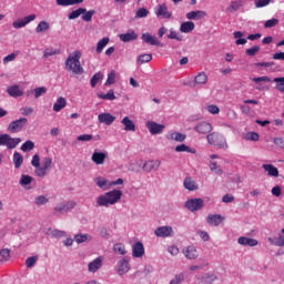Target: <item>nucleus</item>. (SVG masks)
<instances>
[{
  "label": "nucleus",
  "instance_id": "e433bc0d",
  "mask_svg": "<svg viewBox=\"0 0 284 284\" xmlns=\"http://www.w3.org/2000/svg\"><path fill=\"white\" fill-rule=\"evenodd\" d=\"M205 83H207V74L205 72H200L194 79V84L205 85Z\"/></svg>",
  "mask_w": 284,
  "mask_h": 284
},
{
  "label": "nucleus",
  "instance_id": "09e8293b",
  "mask_svg": "<svg viewBox=\"0 0 284 284\" xmlns=\"http://www.w3.org/2000/svg\"><path fill=\"white\" fill-rule=\"evenodd\" d=\"M80 14H85V8H79L77 10H73L71 13H69L68 19H79Z\"/></svg>",
  "mask_w": 284,
  "mask_h": 284
},
{
  "label": "nucleus",
  "instance_id": "dca6fc26",
  "mask_svg": "<svg viewBox=\"0 0 284 284\" xmlns=\"http://www.w3.org/2000/svg\"><path fill=\"white\" fill-rule=\"evenodd\" d=\"M132 255L134 258H141L145 255V247L143 246V243L135 242L132 246Z\"/></svg>",
  "mask_w": 284,
  "mask_h": 284
},
{
  "label": "nucleus",
  "instance_id": "412c9836",
  "mask_svg": "<svg viewBox=\"0 0 284 284\" xmlns=\"http://www.w3.org/2000/svg\"><path fill=\"white\" fill-rule=\"evenodd\" d=\"M237 243L240 245H244V246H248V247H256V245H258L257 240H254L252 237H245V236L239 237Z\"/></svg>",
  "mask_w": 284,
  "mask_h": 284
},
{
  "label": "nucleus",
  "instance_id": "a19ab883",
  "mask_svg": "<svg viewBox=\"0 0 284 284\" xmlns=\"http://www.w3.org/2000/svg\"><path fill=\"white\" fill-rule=\"evenodd\" d=\"M48 235L52 236L53 239H65L67 233H65V231L49 230Z\"/></svg>",
  "mask_w": 284,
  "mask_h": 284
},
{
  "label": "nucleus",
  "instance_id": "4d7b16f0",
  "mask_svg": "<svg viewBox=\"0 0 284 284\" xmlns=\"http://www.w3.org/2000/svg\"><path fill=\"white\" fill-rule=\"evenodd\" d=\"M37 261H39V256L34 255V256H31V257H28L26 260V265L28 268H32L34 267V265H37Z\"/></svg>",
  "mask_w": 284,
  "mask_h": 284
},
{
  "label": "nucleus",
  "instance_id": "473e14b6",
  "mask_svg": "<svg viewBox=\"0 0 284 284\" xmlns=\"http://www.w3.org/2000/svg\"><path fill=\"white\" fill-rule=\"evenodd\" d=\"M48 92V89L45 87H39L34 90L27 91V97H30V94H34V99H39V97H43Z\"/></svg>",
  "mask_w": 284,
  "mask_h": 284
},
{
  "label": "nucleus",
  "instance_id": "c756f323",
  "mask_svg": "<svg viewBox=\"0 0 284 284\" xmlns=\"http://www.w3.org/2000/svg\"><path fill=\"white\" fill-rule=\"evenodd\" d=\"M85 0H55L57 6L62 8H68L69 6H79V3H83Z\"/></svg>",
  "mask_w": 284,
  "mask_h": 284
},
{
  "label": "nucleus",
  "instance_id": "2f4dec72",
  "mask_svg": "<svg viewBox=\"0 0 284 284\" xmlns=\"http://www.w3.org/2000/svg\"><path fill=\"white\" fill-rule=\"evenodd\" d=\"M65 105H68V100H65L63 97L58 98L53 104V112H61Z\"/></svg>",
  "mask_w": 284,
  "mask_h": 284
},
{
  "label": "nucleus",
  "instance_id": "f8f14e48",
  "mask_svg": "<svg viewBox=\"0 0 284 284\" xmlns=\"http://www.w3.org/2000/svg\"><path fill=\"white\" fill-rule=\"evenodd\" d=\"M146 128L150 132V134H161L163 132V130H165V125L163 124H159L154 121H148L146 122Z\"/></svg>",
  "mask_w": 284,
  "mask_h": 284
},
{
  "label": "nucleus",
  "instance_id": "4468645a",
  "mask_svg": "<svg viewBox=\"0 0 284 284\" xmlns=\"http://www.w3.org/2000/svg\"><path fill=\"white\" fill-rule=\"evenodd\" d=\"M103 267V257L99 256L92 262L89 263L88 265V271L91 272L92 274L99 272Z\"/></svg>",
  "mask_w": 284,
  "mask_h": 284
},
{
  "label": "nucleus",
  "instance_id": "bb28decb",
  "mask_svg": "<svg viewBox=\"0 0 284 284\" xmlns=\"http://www.w3.org/2000/svg\"><path fill=\"white\" fill-rule=\"evenodd\" d=\"M121 123L124 125L125 132H136V124L129 116H124Z\"/></svg>",
  "mask_w": 284,
  "mask_h": 284
},
{
  "label": "nucleus",
  "instance_id": "e2e57ef3",
  "mask_svg": "<svg viewBox=\"0 0 284 284\" xmlns=\"http://www.w3.org/2000/svg\"><path fill=\"white\" fill-rule=\"evenodd\" d=\"M183 281H185V274L180 273L175 275L173 280H171L170 284H181Z\"/></svg>",
  "mask_w": 284,
  "mask_h": 284
},
{
  "label": "nucleus",
  "instance_id": "ea45409f",
  "mask_svg": "<svg viewBox=\"0 0 284 284\" xmlns=\"http://www.w3.org/2000/svg\"><path fill=\"white\" fill-rule=\"evenodd\" d=\"M13 163H14V168L17 170H19V168H21V165H23V155H21V153H19V152H14L13 153Z\"/></svg>",
  "mask_w": 284,
  "mask_h": 284
},
{
  "label": "nucleus",
  "instance_id": "9b49d317",
  "mask_svg": "<svg viewBox=\"0 0 284 284\" xmlns=\"http://www.w3.org/2000/svg\"><path fill=\"white\" fill-rule=\"evenodd\" d=\"M98 187L101 190H110L112 185H123V179H118L116 181L110 182L109 180H98Z\"/></svg>",
  "mask_w": 284,
  "mask_h": 284
},
{
  "label": "nucleus",
  "instance_id": "c9c22d12",
  "mask_svg": "<svg viewBox=\"0 0 284 284\" xmlns=\"http://www.w3.org/2000/svg\"><path fill=\"white\" fill-rule=\"evenodd\" d=\"M184 187L185 190H189L190 192H194L199 190V184L192 179H185L184 180Z\"/></svg>",
  "mask_w": 284,
  "mask_h": 284
},
{
  "label": "nucleus",
  "instance_id": "1a4fd4ad",
  "mask_svg": "<svg viewBox=\"0 0 284 284\" xmlns=\"http://www.w3.org/2000/svg\"><path fill=\"white\" fill-rule=\"evenodd\" d=\"M34 19H37V14L27 16L23 19L16 20L12 23V27L16 30H19L20 28H26V26H28V23H31V21H34Z\"/></svg>",
  "mask_w": 284,
  "mask_h": 284
},
{
  "label": "nucleus",
  "instance_id": "ddd939ff",
  "mask_svg": "<svg viewBox=\"0 0 284 284\" xmlns=\"http://www.w3.org/2000/svg\"><path fill=\"white\" fill-rule=\"evenodd\" d=\"M105 159H108V153L99 150H95L91 156V161H93L95 165H103V163H105Z\"/></svg>",
  "mask_w": 284,
  "mask_h": 284
},
{
  "label": "nucleus",
  "instance_id": "423d86ee",
  "mask_svg": "<svg viewBox=\"0 0 284 284\" xmlns=\"http://www.w3.org/2000/svg\"><path fill=\"white\" fill-rule=\"evenodd\" d=\"M52 170V158H43L40 168L36 169L37 176H45Z\"/></svg>",
  "mask_w": 284,
  "mask_h": 284
},
{
  "label": "nucleus",
  "instance_id": "20e7f679",
  "mask_svg": "<svg viewBox=\"0 0 284 284\" xmlns=\"http://www.w3.org/2000/svg\"><path fill=\"white\" fill-rule=\"evenodd\" d=\"M21 143V138H12L10 134H0V145H4L8 150H14Z\"/></svg>",
  "mask_w": 284,
  "mask_h": 284
},
{
  "label": "nucleus",
  "instance_id": "9d476101",
  "mask_svg": "<svg viewBox=\"0 0 284 284\" xmlns=\"http://www.w3.org/2000/svg\"><path fill=\"white\" fill-rule=\"evenodd\" d=\"M154 234L160 239H168V236H172L174 234V230L172 226H160L155 229Z\"/></svg>",
  "mask_w": 284,
  "mask_h": 284
},
{
  "label": "nucleus",
  "instance_id": "4c0bfd02",
  "mask_svg": "<svg viewBox=\"0 0 284 284\" xmlns=\"http://www.w3.org/2000/svg\"><path fill=\"white\" fill-rule=\"evenodd\" d=\"M98 99H102L103 101H114L116 95L114 94V90H110L108 93H98Z\"/></svg>",
  "mask_w": 284,
  "mask_h": 284
},
{
  "label": "nucleus",
  "instance_id": "79ce46f5",
  "mask_svg": "<svg viewBox=\"0 0 284 284\" xmlns=\"http://www.w3.org/2000/svg\"><path fill=\"white\" fill-rule=\"evenodd\" d=\"M113 252H115V254H120L121 256H125V254H128V251L125 250V245L123 243L114 244Z\"/></svg>",
  "mask_w": 284,
  "mask_h": 284
},
{
  "label": "nucleus",
  "instance_id": "4be33fe9",
  "mask_svg": "<svg viewBox=\"0 0 284 284\" xmlns=\"http://www.w3.org/2000/svg\"><path fill=\"white\" fill-rule=\"evenodd\" d=\"M141 39L144 43H148L149 45H162L161 41H159V39H156V37L152 36L150 33H143Z\"/></svg>",
  "mask_w": 284,
  "mask_h": 284
},
{
  "label": "nucleus",
  "instance_id": "f257e3e1",
  "mask_svg": "<svg viewBox=\"0 0 284 284\" xmlns=\"http://www.w3.org/2000/svg\"><path fill=\"white\" fill-rule=\"evenodd\" d=\"M64 70L72 72V74H83L84 70L81 65V51L75 50L70 53L64 62Z\"/></svg>",
  "mask_w": 284,
  "mask_h": 284
},
{
  "label": "nucleus",
  "instance_id": "7c9ffc66",
  "mask_svg": "<svg viewBox=\"0 0 284 284\" xmlns=\"http://www.w3.org/2000/svg\"><path fill=\"white\" fill-rule=\"evenodd\" d=\"M194 28H196V26L192 21L182 22L180 26V32L187 34V33L192 32L194 30Z\"/></svg>",
  "mask_w": 284,
  "mask_h": 284
},
{
  "label": "nucleus",
  "instance_id": "6e6552de",
  "mask_svg": "<svg viewBox=\"0 0 284 284\" xmlns=\"http://www.w3.org/2000/svg\"><path fill=\"white\" fill-rule=\"evenodd\" d=\"M154 14L162 19H172V12L168 10V6L160 4L154 8Z\"/></svg>",
  "mask_w": 284,
  "mask_h": 284
},
{
  "label": "nucleus",
  "instance_id": "603ef678",
  "mask_svg": "<svg viewBox=\"0 0 284 284\" xmlns=\"http://www.w3.org/2000/svg\"><path fill=\"white\" fill-rule=\"evenodd\" d=\"M211 172H213V174H223V170L221 169V166H219V164L214 161L210 162L209 164Z\"/></svg>",
  "mask_w": 284,
  "mask_h": 284
},
{
  "label": "nucleus",
  "instance_id": "37998d69",
  "mask_svg": "<svg viewBox=\"0 0 284 284\" xmlns=\"http://www.w3.org/2000/svg\"><path fill=\"white\" fill-rule=\"evenodd\" d=\"M47 30H50V23H48V21H40L36 28V32L38 34H41V32H47Z\"/></svg>",
  "mask_w": 284,
  "mask_h": 284
},
{
  "label": "nucleus",
  "instance_id": "7ed1b4c3",
  "mask_svg": "<svg viewBox=\"0 0 284 284\" xmlns=\"http://www.w3.org/2000/svg\"><path fill=\"white\" fill-rule=\"evenodd\" d=\"M207 142L210 145H215L216 148H221L222 150H227V140L225 139V135L213 132L206 135Z\"/></svg>",
  "mask_w": 284,
  "mask_h": 284
},
{
  "label": "nucleus",
  "instance_id": "de8ad7c7",
  "mask_svg": "<svg viewBox=\"0 0 284 284\" xmlns=\"http://www.w3.org/2000/svg\"><path fill=\"white\" fill-rule=\"evenodd\" d=\"M233 34H234V38L237 39L235 41L236 45H245V43H247V39L242 38L243 37V32L235 31Z\"/></svg>",
  "mask_w": 284,
  "mask_h": 284
},
{
  "label": "nucleus",
  "instance_id": "a18cd8bd",
  "mask_svg": "<svg viewBox=\"0 0 284 284\" xmlns=\"http://www.w3.org/2000/svg\"><path fill=\"white\" fill-rule=\"evenodd\" d=\"M75 243H88V241H92V235L90 234H78L74 236Z\"/></svg>",
  "mask_w": 284,
  "mask_h": 284
},
{
  "label": "nucleus",
  "instance_id": "052dcab7",
  "mask_svg": "<svg viewBox=\"0 0 284 284\" xmlns=\"http://www.w3.org/2000/svg\"><path fill=\"white\" fill-rule=\"evenodd\" d=\"M94 14H97V11H95V10H90V11H88V10L85 9L84 14L82 16V21H87V22L92 21V17H94Z\"/></svg>",
  "mask_w": 284,
  "mask_h": 284
},
{
  "label": "nucleus",
  "instance_id": "39448f33",
  "mask_svg": "<svg viewBox=\"0 0 284 284\" xmlns=\"http://www.w3.org/2000/svg\"><path fill=\"white\" fill-rule=\"evenodd\" d=\"M184 205L189 212H199V210H203L205 202L201 197H195L187 200Z\"/></svg>",
  "mask_w": 284,
  "mask_h": 284
},
{
  "label": "nucleus",
  "instance_id": "864d4df0",
  "mask_svg": "<svg viewBox=\"0 0 284 284\" xmlns=\"http://www.w3.org/2000/svg\"><path fill=\"white\" fill-rule=\"evenodd\" d=\"M114 83H116V72L111 71L108 74V79H106L104 85H114Z\"/></svg>",
  "mask_w": 284,
  "mask_h": 284
},
{
  "label": "nucleus",
  "instance_id": "aec40b11",
  "mask_svg": "<svg viewBox=\"0 0 284 284\" xmlns=\"http://www.w3.org/2000/svg\"><path fill=\"white\" fill-rule=\"evenodd\" d=\"M7 94L13 99H17L19 97H23V90H21L19 85L13 84L7 88Z\"/></svg>",
  "mask_w": 284,
  "mask_h": 284
},
{
  "label": "nucleus",
  "instance_id": "774afa93",
  "mask_svg": "<svg viewBox=\"0 0 284 284\" xmlns=\"http://www.w3.org/2000/svg\"><path fill=\"white\" fill-rule=\"evenodd\" d=\"M270 3H272V0H255V8H266Z\"/></svg>",
  "mask_w": 284,
  "mask_h": 284
},
{
  "label": "nucleus",
  "instance_id": "c85d7f7f",
  "mask_svg": "<svg viewBox=\"0 0 284 284\" xmlns=\"http://www.w3.org/2000/svg\"><path fill=\"white\" fill-rule=\"evenodd\" d=\"M136 39H139V34L133 30L128 33L120 34V40H122L123 43H130V41H136Z\"/></svg>",
  "mask_w": 284,
  "mask_h": 284
},
{
  "label": "nucleus",
  "instance_id": "49530a36",
  "mask_svg": "<svg viewBox=\"0 0 284 284\" xmlns=\"http://www.w3.org/2000/svg\"><path fill=\"white\" fill-rule=\"evenodd\" d=\"M243 8V0L232 1L229 7V12H236Z\"/></svg>",
  "mask_w": 284,
  "mask_h": 284
},
{
  "label": "nucleus",
  "instance_id": "3c124183",
  "mask_svg": "<svg viewBox=\"0 0 284 284\" xmlns=\"http://www.w3.org/2000/svg\"><path fill=\"white\" fill-rule=\"evenodd\" d=\"M273 83H276L275 88L278 92H284V77L274 78Z\"/></svg>",
  "mask_w": 284,
  "mask_h": 284
},
{
  "label": "nucleus",
  "instance_id": "0eeeda50",
  "mask_svg": "<svg viewBox=\"0 0 284 284\" xmlns=\"http://www.w3.org/2000/svg\"><path fill=\"white\" fill-rule=\"evenodd\" d=\"M26 125H28V118H20L16 121H12L9 124L8 130L11 132V134H17V132H21Z\"/></svg>",
  "mask_w": 284,
  "mask_h": 284
},
{
  "label": "nucleus",
  "instance_id": "a211bd4d",
  "mask_svg": "<svg viewBox=\"0 0 284 284\" xmlns=\"http://www.w3.org/2000/svg\"><path fill=\"white\" fill-rule=\"evenodd\" d=\"M98 121L100 123H104L105 125H112L114 121H116V116L112 115L111 113H100L98 115Z\"/></svg>",
  "mask_w": 284,
  "mask_h": 284
},
{
  "label": "nucleus",
  "instance_id": "69168bd1",
  "mask_svg": "<svg viewBox=\"0 0 284 284\" xmlns=\"http://www.w3.org/2000/svg\"><path fill=\"white\" fill-rule=\"evenodd\" d=\"M50 199H48L45 195H40L36 197V205H45Z\"/></svg>",
  "mask_w": 284,
  "mask_h": 284
},
{
  "label": "nucleus",
  "instance_id": "6ab92c4d",
  "mask_svg": "<svg viewBox=\"0 0 284 284\" xmlns=\"http://www.w3.org/2000/svg\"><path fill=\"white\" fill-rule=\"evenodd\" d=\"M205 17H207V12H205L203 10L190 11L186 13V19H189V21H196L199 19H205Z\"/></svg>",
  "mask_w": 284,
  "mask_h": 284
},
{
  "label": "nucleus",
  "instance_id": "f03ea898",
  "mask_svg": "<svg viewBox=\"0 0 284 284\" xmlns=\"http://www.w3.org/2000/svg\"><path fill=\"white\" fill-rule=\"evenodd\" d=\"M121 196H123V192L120 190H113L98 196L95 203L98 207H109V205L119 203L121 201Z\"/></svg>",
  "mask_w": 284,
  "mask_h": 284
},
{
  "label": "nucleus",
  "instance_id": "680f3d73",
  "mask_svg": "<svg viewBox=\"0 0 284 284\" xmlns=\"http://www.w3.org/2000/svg\"><path fill=\"white\" fill-rule=\"evenodd\" d=\"M103 79V74H101V72L95 73L92 78H91V88H97V84L99 83V81Z\"/></svg>",
  "mask_w": 284,
  "mask_h": 284
},
{
  "label": "nucleus",
  "instance_id": "338daca9",
  "mask_svg": "<svg viewBox=\"0 0 284 284\" xmlns=\"http://www.w3.org/2000/svg\"><path fill=\"white\" fill-rule=\"evenodd\" d=\"M258 139H261V136L256 132H248L245 135L246 141H258Z\"/></svg>",
  "mask_w": 284,
  "mask_h": 284
},
{
  "label": "nucleus",
  "instance_id": "58836bf2",
  "mask_svg": "<svg viewBox=\"0 0 284 284\" xmlns=\"http://www.w3.org/2000/svg\"><path fill=\"white\" fill-rule=\"evenodd\" d=\"M216 275L214 273H206L201 277V283L204 284H212L216 281Z\"/></svg>",
  "mask_w": 284,
  "mask_h": 284
},
{
  "label": "nucleus",
  "instance_id": "2eb2a0df",
  "mask_svg": "<svg viewBox=\"0 0 284 284\" xmlns=\"http://www.w3.org/2000/svg\"><path fill=\"white\" fill-rule=\"evenodd\" d=\"M75 205H77L75 202L61 203L54 207V212H58L59 214H65V212H70V210H74Z\"/></svg>",
  "mask_w": 284,
  "mask_h": 284
},
{
  "label": "nucleus",
  "instance_id": "c03bdc74",
  "mask_svg": "<svg viewBox=\"0 0 284 284\" xmlns=\"http://www.w3.org/2000/svg\"><path fill=\"white\" fill-rule=\"evenodd\" d=\"M109 43H110V38H102L97 44L98 54H101L105 45H108Z\"/></svg>",
  "mask_w": 284,
  "mask_h": 284
},
{
  "label": "nucleus",
  "instance_id": "6e6d98bb",
  "mask_svg": "<svg viewBox=\"0 0 284 284\" xmlns=\"http://www.w3.org/2000/svg\"><path fill=\"white\" fill-rule=\"evenodd\" d=\"M22 152H30L31 150H34V142L28 140L21 145Z\"/></svg>",
  "mask_w": 284,
  "mask_h": 284
},
{
  "label": "nucleus",
  "instance_id": "bf43d9fd",
  "mask_svg": "<svg viewBox=\"0 0 284 284\" xmlns=\"http://www.w3.org/2000/svg\"><path fill=\"white\" fill-rule=\"evenodd\" d=\"M261 51V47L260 45H254L250 49L245 50V54H247V57H256V53Z\"/></svg>",
  "mask_w": 284,
  "mask_h": 284
},
{
  "label": "nucleus",
  "instance_id": "393cba45",
  "mask_svg": "<svg viewBox=\"0 0 284 284\" xmlns=\"http://www.w3.org/2000/svg\"><path fill=\"white\" fill-rule=\"evenodd\" d=\"M183 254L186 258L190 261L194 258H199V251H196V247L194 246H187L183 250Z\"/></svg>",
  "mask_w": 284,
  "mask_h": 284
},
{
  "label": "nucleus",
  "instance_id": "f3484780",
  "mask_svg": "<svg viewBox=\"0 0 284 284\" xmlns=\"http://www.w3.org/2000/svg\"><path fill=\"white\" fill-rule=\"evenodd\" d=\"M194 131L197 132V134H210V132H212V124L209 122H201L194 126Z\"/></svg>",
  "mask_w": 284,
  "mask_h": 284
},
{
  "label": "nucleus",
  "instance_id": "5701e85b",
  "mask_svg": "<svg viewBox=\"0 0 284 284\" xmlns=\"http://www.w3.org/2000/svg\"><path fill=\"white\" fill-rule=\"evenodd\" d=\"M158 168H161V161L159 160H150L143 165L144 172H154Z\"/></svg>",
  "mask_w": 284,
  "mask_h": 284
},
{
  "label": "nucleus",
  "instance_id": "b1692460",
  "mask_svg": "<svg viewBox=\"0 0 284 284\" xmlns=\"http://www.w3.org/2000/svg\"><path fill=\"white\" fill-rule=\"evenodd\" d=\"M206 223H209V225H214L215 227H217V225L223 223V216L221 214H210L206 217Z\"/></svg>",
  "mask_w": 284,
  "mask_h": 284
},
{
  "label": "nucleus",
  "instance_id": "5fc2aeb1",
  "mask_svg": "<svg viewBox=\"0 0 284 284\" xmlns=\"http://www.w3.org/2000/svg\"><path fill=\"white\" fill-rule=\"evenodd\" d=\"M10 258V250L9 248H2L0 251V262L6 263Z\"/></svg>",
  "mask_w": 284,
  "mask_h": 284
},
{
  "label": "nucleus",
  "instance_id": "72a5a7b5",
  "mask_svg": "<svg viewBox=\"0 0 284 284\" xmlns=\"http://www.w3.org/2000/svg\"><path fill=\"white\" fill-rule=\"evenodd\" d=\"M263 170H265L268 174V176H278V169L272 164H263Z\"/></svg>",
  "mask_w": 284,
  "mask_h": 284
},
{
  "label": "nucleus",
  "instance_id": "cd10ccee",
  "mask_svg": "<svg viewBox=\"0 0 284 284\" xmlns=\"http://www.w3.org/2000/svg\"><path fill=\"white\" fill-rule=\"evenodd\" d=\"M168 141H176L178 143H183L187 136L183 133L171 132L166 135Z\"/></svg>",
  "mask_w": 284,
  "mask_h": 284
},
{
  "label": "nucleus",
  "instance_id": "13d9d810",
  "mask_svg": "<svg viewBox=\"0 0 284 284\" xmlns=\"http://www.w3.org/2000/svg\"><path fill=\"white\" fill-rule=\"evenodd\" d=\"M148 14H150V11L145 8H140L138 9L136 13H135V18L136 19H145V17H148Z\"/></svg>",
  "mask_w": 284,
  "mask_h": 284
},
{
  "label": "nucleus",
  "instance_id": "8fccbe9b",
  "mask_svg": "<svg viewBox=\"0 0 284 284\" xmlns=\"http://www.w3.org/2000/svg\"><path fill=\"white\" fill-rule=\"evenodd\" d=\"M152 61V53H144L138 57V63L143 65V63H150Z\"/></svg>",
  "mask_w": 284,
  "mask_h": 284
},
{
  "label": "nucleus",
  "instance_id": "0e129e2a",
  "mask_svg": "<svg viewBox=\"0 0 284 284\" xmlns=\"http://www.w3.org/2000/svg\"><path fill=\"white\" fill-rule=\"evenodd\" d=\"M276 26H278V19L276 18L266 20L264 23V28H276Z\"/></svg>",
  "mask_w": 284,
  "mask_h": 284
},
{
  "label": "nucleus",
  "instance_id": "f704fd0d",
  "mask_svg": "<svg viewBox=\"0 0 284 284\" xmlns=\"http://www.w3.org/2000/svg\"><path fill=\"white\" fill-rule=\"evenodd\" d=\"M175 152H187V154H196V149L187 146L183 143L175 146Z\"/></svg>",
  "mask_w": 284,
  "mask_h": 284
},
{
  "label": "nucleus",
  "instance_id": "a878e982",
  "mask_svg": "<svg viewBox=\"0 0 284 284\" xmlns=\"http://www.w3.org/2000/svg\"><path fill=\"white\" fill-rule=\"evenodd\" d=\"M130 272V262L125 258L121 260L118 264V273L120 276Z\"/></svg>",
  "mask_w": 284,
  "mask_h": 284
}]
</instances>
